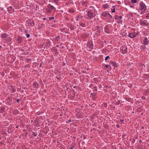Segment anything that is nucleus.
Segmentation results:
<instances>
[{
	"label": "nucleus",
	"instance_id": "f257e3e1",
	"mask_svg": "<svg viewBox=\"0 0 149 149\" xmlns=\"http://www.w3.org/2000/svg\"><path fill=\"white\" fill-rule=\"evenodd\" d=\"M84 17L86 19L89 20L94 18L96 15V12L95 10H88L86 11Z\"/></svg>",
	"mask_w": 149,
	"mask_h": 149
},
{
	"label": "nucleus",
	"instance_id": "f03ea898",
	"mask_svg": "<svg viewBox=\"0 0 149 149\" xmlns=\"http://www.w3.org/2000/svg\"><path fill=\"white\" fill-rule=\"evenodd\" d=\"M9 35L7 33H3L1 34V37L2 38L4 39L6 42H10L11 40V38L8 37Z\"/></svg>",
	"mask_w": 149,
	"mask_h": 149
},
{
	"label": "nucleus",
	"instance_id": "7ed1b4c3",
	"mask_svg": "<svg viewBox=\"0 0 149 149\" xmlns=\"http://www.w3.org/2000/svg\"><path fill=\"white\" fill-rule=\"evenodd\" d=\"M140 9L141 12L143 13L146 9V7L143 2H141L139 4Z\"/></svg>",
	"mask_w": 149,
	"mask_h": 149
},
{
	"label": "nucleus",
	"instance_id": "20e7f679",
	"mask_svg": "<svg viewBox=\"0 0 149 149\" xmlns=\"http://www.w3.org/2000/svg\"><path fill=\"white\" fill-rule=\"evenodd\" d=\"M54 9H56L55 8L49 4L46 9V12L47 13H50Z\"/></svg>",
	"mask_w": 149,
	"mask_h": 149
},
{
	"label": "nucleus",
	"instance_id": "39448f33",
	"mask_svg": "<svg viewBox=\"0 0 149 149\" xmlns=\"http://www.w3.org/2000/svg\"><path fill=\"white\" fill-rule=\"evenodd\" d=\"M120 50L122 53L125 54L127 52V47L125 45H123L120 48Z\"/></svg>",
	"mask_w": 149,
	"mask_h": 149
},
{
	"label": "nucleus",
	"instance_id": "423d86ee",
	"mask_svg": "<svg viewBox=\"0 0 149 149\" xmlns=\"http://www.w3.org/2000/svg\"><path fill=\"white\" fill-rule=\"evenodd\" d=\"M87 47L91 49H92L93 47V43L91 41H88L87 42Z\"/></svg>",
	"mask_w": 149,
	"mask_h": 149
},
{
	"label": "nucleus",
	"instance_id": "0eeeda50",
	"mask_svg": "<svg viewBox=\"0 0 149 149\" xmlns=\"http://www.w3.org/2000/svg\"><path fill=\"white\" fill-rule=\"evenodd\" d=\"M8 11L10 13H13L14 12V8L11 6L8 8Z\"/></svg>",
	"mask_w": 149,
	"mask_h": 149
},
{
	"label": "nucleus",
	"instance_id": "6e6552de",
	"mask_svg": "<svg viewBox=\"0 0 149 149\" xmlns=\"http://www.w3.org/2000/svg\"><path fill=\"white\" fill-rule=\"evenodd\" d=\"M148 38L146 37L144 38L143 40V44L145 45H148Z\"/></svg>",
	"mask_w": 149,
	"mask_h": 149
},
{
	"label": "nucleus",
	"instance_id": "1a4fd4ad",
	"mask_svg": "<svg viewBox=\"0 0 149 149\" xmlns=\"http://www.w3.org/2000/svg\"><path fill=\"white\" fill-rule=\"evenodd\" d=\"M141 25L142 26H148V24L146 23L144 21L140 22Z\"/></svg>",
	"mask_w": 149,
	"mask_h": 149
},
{
	"label": "nucleus",
	"instance_id": "9d476101",
	"mask_svg": "<svg viewBox=\"0 0 149 149\" xmlns=\"http://www.w3.org/2000/svg\"><path fill=\"white\" fill-rule=\"evenodd\" d=\"M136 35L132 33H130L129 35V36L131 38H134L136 36Z\"/></svg>",
	"mask_w": 149,
	"mask_h": 149
},
{
	"label": "nucleus",
	"instance_id": "9b49d317",
	"mask_svg": "<svg viewBox=\"0 0 149 149\" xmlns=\"http://www.w3.org/2000/svg\"><path fill=\"white\" fill-rule=\"evenodd\" d=\"M111 64L112 66L115 68H116L118 64L115 62H112Z\"/></svg>",
	"mask_w": 149,
	"mask_h": 149
},
{
	"label": "nucleus",
	"instance_id": "f8f14e48",
	"mask_svg": "<svg viewBox=\"0 0 149 149\" xmlns=\"http://www.w3.org/2000/svg\"><path fill=\"white\" fill-rule=\"evenodd\" d=\"M33 86L34 88H38L39 84H38L36 82H35L33 83Z\"/></svg>",
	"mask_w": 149,
	"mask_h": 149
},
{
	"label": "nucleus",
	"instance_id": "ddd939ff",
	"mask_svg": "<svg viewBox=\"0 0 149 149\" xmlns=\"http://www.w3.org/2000/svg\"><path fill=\"white\" fill-rule=\"evenodd\" d=\"M109 5L107 4H104L102 5V7L104 9H107L109 7Z\"/></svg>",
	"mask_w": 149,
	"mask_h": 149
},
{
	"label": "nucleus",
	"instance_id": "4468645a",
	"mask_svg": "<svg viewBox=\"0 0 149 149\" xmlns=\"http://www.w3.org/2000/svg\"><path fill=\"white\" fill-rule=\"evenodd\" d=\"M108 13H107L105 12H104L102 13V16H104V17H108Z\"/></svg>",
	"mask_w": 149,
	"mask_h": 149
},
{
	"label": "nucleus",
	"instance_id": "2eb2a0df",
	"mask_svg": "<svg viewBox=\"0 0 149 149\" xmlns=\"http://www.w3.org/2000/svg\"><path fill=\"white\" fill-rule=\"evenodd\" d=\"M83 18V17L81 16H77L76 17V20L77 21H79L80 19H82Z\"/></svg>",
	"mask_w": 149,
	"mask_h": 149
},
{
	"label": "nucleus",
	"instance_id": "dca6fc26",
	"mask_svg": "<svg viewBox=\"0 0 149 149\" xmlns=\"http://www.w3.org/2000/svg\"><path fill=\"white\" fill-rule=\"evenodd\" d=\"M116 8V6H112V8H111V10L112 12L114 13L115 12V9Z\"/></svg>",
	"mask_w": 149,
	"mask_h": 149
},
{
	"label": "nucleus",
	"instance_id": "f3484780",
	"mask_svg": "<svg viewBox=\"0 0 149 149\" xmlns=\"http://www.w3.org/2000/svg\"><path fill=\"white\" fill-rule=\"evenodd\" d=\"M79 24L81 25V26L83 27H85L86 26H85V24L84 23L81 22H79Z\"/></svg>",
	"mask_w": 149,
	"mask_h": 149
},
{
	"label": "nucleus",
	"instance_id": "a211bd4d",
	"mask_svg": "<svg viewBox=\"0 0 149 149\" xmlns=\"http://www.w3.org/2000/svg\"><path fill=\"white\" fill-rule=\"evenodd\" d=\"M22 42V38L21 37H19L18 38L17 42L19 43H20Z\"/></svg>",
	"mask_w": 149,
	"mask_h": 149
},
{
	"label": "nucleus",
	"instance_id": "6ab92c4d",
	"mask_svg": "<svg viewBox=\"0 0 149 149\" xmlns=\"http://www.w3.org/2000/svg\"><path fill=\"white\" fill-rule=\"evenodd\" d=\"M29 24H30L32 26H34V22L33 21H32V22L29 23Z\"/></svg>",
	"mask_w": 149,
	"mask_h": 149
},
{
	"label": "nucleus",
	"instance_id": "aec40b11",
	"mask_svg": "<svg viewBox=\"0 0 149 149\" xmlns=\"http://www.w3.org/2000/svg\"><path fill=\"white\" fill-rule=\"evenodd\" d=\"M122 17L121 16H118L116 17V19L117 20H118L119 19L122 18Z\"/></svg>",
	"mask_w": 149,
	"mask_h": 149
},
{
	"label": "nucleus",
	"instance_id": "412c9836",
	"mask_svg": "<svg viewBox=\"0 0 149 149\" xmlns=\"http://www.w3.org/2000/svg\"><path fill=\"white\" fill-rule=\"evenodd\" d=\"M70 29L71 30H73L74 29V26L72 25H70L69 26Z\"/></svg>",
	"mask_w": 149,
	"mask_h": 149
},
{
	"label": "nucleus",
	"instance_id": "4be33fe9",
	"mask_svg": "<svg viewBox=\"0 0 149 149\" xmlns=\"http://www.w3.org/2000/svg\"><path fill=\"white\" fill-rule=\"evenodd\" d=\"M69 11L70 13H73L74 12V10L72 8L70 9Z\"/></svg>",
	"mask_w": 149,
	"mask_h": 149
},
{
	"label": "nucleus",
	"instance_id": "5701e85b",
	"mask_svg": "<svg viewBox=\"0 0 149 149\" xmlns=\"http://www.w3.org/2000/svg\"><path fill=\"white\" fill-rule=\"evenodd\" d=\"M109 19H111L112 17V16L110 14H108V17Z\"/></svg>",
	"mask_w": 149,
	"mask_h": 149
},
{
	"label": "nucleus",
	"instance_id": "b1692460",
	"mask_svg": "<svg viewBox=\"0 0 149 149\" xmlns=\"http://www.w3.org/2000/svg\"><path fill=\"white\" fill-rule=\"evenodd\" d=\"M131 1L133 3H136L137 2V0H131Z\"/></svg>",
	"mask_w": 149,
	"mask_h": 149
},
{
	"label": "nucleus",
	"instance_id": "393cba45",
	"mask_svg": "<svg viewBox=\"0 0 149 149\" xmlns=\"http://www.w3.org/2000/svg\"><path fill=\"white\" fill-rule=\"evenodd\" d=\"M140 48L141 49H146V47L145 46L143 47V46H141V47Z\"/></svg>",
	"mask_w": 149,
	"mask_h": 149
},
{
	"label": "nucleus",
	"instance_id": "a878e982",
	"mask_svg": "<svg viewBox=\"0 0 149 149\" xmlns=\"http://www.w3.org/2000/svg\"><path fill=\"white\" fill-rule=\"evenodd\" d=\"M54 2L56 3V4H57L58 3V2L59 0H54Z\"/></svg>",
	"mask_w": 149,
	"mask_h": 149
},
{
	"label": "nucleus",
	"instance_id": "bb28decb",
	"mask_svg": "<svg viewBox=\"0 0 149 149\" xmlns=\"http://www.w3.org/2000/svg\"><path fill=\"white\" fill-rule=\"evenodd\" d=\"M108 58H109V59L110 58V57H109V56H107V57H105V61L107 60Z\"/></svg>",
	"mask_w": 149,
	"mask_h": 149
},
{
	"label": "nucleus",
	"instance_id": "cd10ccee",
	"mask_svg": "<svg viewBox=\"0 0 149 149\" xmlns=\"http://www.w3.org/2000/svg\"><path fill=\"white\" fill-rule=\"evenodd\" d=\"M59 38L58 36L57 37H56L55 38V39L56 40V41H58V39H59Z\"/></svg>",
	"mask_w": 149,
	"mask_h": 149
},
{
	"label": "nucleus",
	"instance_id": "c85d7f7f",
	"mask_svg": "<svg viewBox=\"0 0 149 149\" xmlns=\"http://www.w3.org/2000/svg\"><path fill=\"white\" fill-rule=\"evenodd\" d=\"M54 17H50L49 18V20H52L53 19H54Z\"/></svg>",
	"mask_w": 149,
	"mask_h": 149
},
{
	"label": "nucleus",
	"instance_id": "c756f323",
	"mask_svg": "<svg viewBox=\"0 0 149 149\" xmlns=\"http://www.w3.org/2000/svg\"><path fill=\"white\" fill-rule=\"evenodd\" d=\"M30 35L29 34H26V36L27 38H29L30 37Z\"/></svg>",
	"mask_w": 149,
	"mask_h": 149
},
{
	"label": "nucleus",
	"instance_id": "7c9ffc66",
	"mask_svg": "<svg viewBox=\"0 0 149 149\" xmlns=\"http://www.w3.org/2000/svg\"><path fill=\"white\" fill-rule=\"evenodd\" d=\"M109 66H110V65H105V67H106L107 68H108Z\"/></svg>",
	"mask_w": 149,
	"mask_h": 149
},
{
	"label": "nucleus",
	"instance_id": "2f4dec72",
	"mask_svg": "<svg viewBox=\"0 0 149 149\" xmlns=\"http://www.w3.org/2000/svg\"><path fill=\"white\" fill-rule=\"evenodd\" d=\"M120 125L118 124H116V127H117V128H119L120 127Z\"/></svg>",
	"mask_w": 149,
	"mask_h": 149
},
{
	"label": "nucleus",
	"instance_id": "473e14b6",
	"mask_svg": "<svg viewBox=\"0 0 149 149\" xmlns=\"http://www.w3.org/2000/svg\"><path fill=\"white\" fill-rule=\"evenodd\" d=\"M146 17H147L149 18V14H147L146 15Z\"/></svg>",
	"mask_w": 149,
	"mask_h": 149
},
{
	"label": "nucleus",
	"instance_id": "72a5a7b5",
	"mask_svg": "<svg viewBox=\"0 0 149 149\" xmlns=\"http://www.w3.org/2000/svg\"><path fill=\"white\" fill-rule=\"evenodd\" d=\"M71 122V119H70V120H68V122H67V123H69L70 122Z\"/></svg>",
	"mask_w": 149,
	"mask_h": 149
},
{
	"label": "nucleus",
	"instance_id": "f704fd0d",
	"mask_svg": "<svg viewBox=\"0 0 149 149\" xmlns=\"http://www.w3.org/2000/svg\"><path fill=\"white\" fill-rule=\"evenodd\" d=\"M19 99H17V102L18 103H19Z\"/></svg>",
	"mask_w": 149,
	"mask_h": 149
},
{
	"label": "nucleus",
	"instance_id": "c9c22d12",
	"mask_svg": "<svg viewBox=\"0 0 149 149\" xmlns=\"http://www.w3.org/2000/svg\"><path fill=\"white\" fill-rule=\"evenodd\" d=\"M34 135L35 136H36L37 135V134H34Z\"/></svg>",
	"mask_w": 149,
	"mask_h": 149
},
{
	"label": "nucleus",
	"instance_id": "e433bc0d",
	"mask_svg": "<svg viewBox=\"0 0 149 149\" xmlns=\"http://www.w3.org/2000/svg\"><path fill=\"white\" fill-rule=\"evenodd\" d=\"M120 121L121 122H122L123 121V120H120Z\"/></svg>",
	"mask_w": 149,
	"mask_h": 149
},
{
	"label": "nucleus",
	"instance_id": "4c0bfd02",
	"mask_svg": "<svg viewBox=\"0 0 149 149\" xmlns=\"http://www.w3.org/2000/svg\"><path fill=\"white\" fill-rule=\"evenodd\" d=\"M69 149H73V148L72 147H70Z\"/></svg>",
	"mask_w": 149,
	"mask_h": 149
},
{
	"label": "nucleus",
	"instance_id": "58836bf2",
	"mask_svg": "<svg viewBox=\"0 0 149 149\" xmlns=\"http://www.w3.org/2000/svg\"><path fill=\"white\" fill-rule=\"evenodd\" d=\"M96 27L97 28H97H98L99 27L97 26Z\"/></svg>",
	"mask_w": 149,
	"mask_h": 149
},
{
	"label": "nucleus",
	"instance_id": "ea45409f",
	"mask_svg": "<svg viewBox=\"0 0 149 149\" xmlns=\"http://www.w3.org/2000/svg\"><path fill=\"white\" fill-rule=\"evenodd\" d=\"M18 127V126H16V128H17Z\"/></svg>",
	"mask_w": 149,
	"mask_h": 149
}]
</instances>
